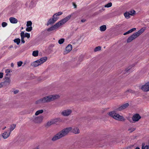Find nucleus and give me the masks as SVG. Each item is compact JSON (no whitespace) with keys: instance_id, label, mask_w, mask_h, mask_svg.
Masks as SVG:
<instances>
[{"instance_id":"1","label":"nucleus","mask_w":149,"mask_h":149,"mask_svg":"<svg viewBox=\"0 0 149 149\" xmlns=\"http://www.w3.org/2000/svg\"><path fill=\"white\" fill-rule=\"evenodd\" d=\"M72 130V127H68L64 128L59 132L52 138V140L55 141L67 135Z\"/></svg>"},{"instance_id":"2","label":"nucleus","mask_w":149,"mask_h":149,"mask_svg":"<svg viewBox=\"0 0 149 149\" xmlns=\"http://www.w3.org/2000/svg\"><path fill=\"white\" fill-rule=\"evenodd\" d=\"M59 97V96L58 95H50L46 96L37 100L36 103L37 104H39L46 102H51L54 100L57 99Z\"/></svg>"},{"instance_id":"3","label":"nucleus","mask_w":149,"mask_h":149,"mask_svg":"<svg viewBox=\"0 0 149 149\" xmlns=\"http://www.w3.org/2000/svg\"><path fill=\"white\" fill-rule=\"evenodd\" d=\"M71 17V15H69L67 16L64 19H62L60 21L57 22L54 25L52 26L49 28L47 29V31H51L56 29L65 23L69 19H70Z\"/></svg>"},{"instance_id":"4","label":"nucleus","mask_w":149,"mask_h":149,"mask_svg":"<svg viewBox=\"0 0 149 149\" xmlns=\"http://www.w3.org/2000/svg\"><path fill=\"white\" fill-rule=\"evenodd\" d=\"M145 28H143L137 32L133 34L128 38L127 40V42H131L132 40L137 38L143 33L145 31Z\"/></svg>"},{"instance_id":"5","label":"nucleus","mask_w":149,"mask_h":149,"mask_svg":"<svg viewBox=\"0 0 149 149\" xmlns=\"http://www.w3.org/2000/svg\"><path fill=\"white\" fill-rule=\"evenodd\" d=\"M109 115L116 120L123 121L125 120L124 118L122 116L116 113L115 111H112L109 112Z\"/></svg>"},{"instance_id":"6","label":"nucleus","mask_w":149,"mask_h":149,"mask_svg":"<svg viewBox=\"0 0 149 149\" xmlns=\"http://www.w3.org/2000/svg\"><path fill=\"white\" fill-rule=\"evenodd\" d=\"M43 118V116H34L33 118V120L35 123H39L42 122Z\"/></svg>"},{"instance_id":"7","label":"nucleus","mask_w":149,"mask_h":149,"mask_svg":"<svg viewBox=\"0 0 149 149\" xmlns=\"http://www.w3.org/2000/svg\"><path fill=\"white\" fill-rule=\"evenodd\" d=\"M72 111L70 109H68L63 111L61 113L64 116H68L72 113Z\"/></svg>"},{"instance_id":"8","label":"nucleus","mask_w":149,"mask_h":149,"mask_svg":"<svg viewBox=\"0 0 149 149\" xmlns=\"http://www.w3.org/2000/svg\"><path fill=\"white\" fill-rule=\"evenodd\" d=\"M141 89L144 91H149V82H147L145 85H143L141 86Z\"/></svg>"},{"instance_id":"9","label":"nucleus","mask_w":149,"mask_h":149,"mask_svg":"<svg viewBox=\"0 0 149 149\" xmlns=\"http://www.w3.org/2000/svg\"><path fill=\"white\" fill-rule=\"evenodd\" d=\"M72 49V46L71 45H68L66 47V49L64 52V54H66L70 52Z\"/></svg>"},{"instance_id":"10","label":"nucleus","mask_w":149,"mask_h":149,"mask_svg":"<svg viewBox=\"0 0 149 149\" xmlns=\"http://www.w3.org/2000/svg\"><path fill=\"white\" fill-rule=\"evenodd\" d=\"M141 118V117L139 114H136L133 116L132 118L134 121L136 122L138 121Z\"/></svg>"},{"instance_id":"11","label":"nucleus","mask_w":149,"mask_h":149,"mask_svg":"<svg viewBox=\"0 0 149 149\" xmlns=\"http://www.w3.org/2000/svg\"><path fill=\"white\" fill-rule=\"evenodd\" d=\"M129 106V104L128 103H126L123 104L121 106L118 107L117 110L118 111H120L123 109H124L126 108Z\"/></svg>"},{"instance_id":"12","label":"nucleus","mask_w":149,"mask_h":149,"mask_svg":"<svg viewBox=\"0 0 149 149\" xmlns=\"http://www.w3.org/2000/svg\"><path fill=\"white\" fill-rule=\"evenodd\" d=\"M10 134V132L5 131L2 134V136L4 139H6L9 136Z\"/></svg>"},{"instance_id":"13","label":"nucleus","mask_w":149,"mask_h":149,"mask_svg":"<svg viewBox=\"0 0 149 149\" xmlns=\"http://www.w3.org/2000/svg\"><path fill=\"white\" fill-rule=\"evenodd\" d=\"M9 20L10 22L12 24H16L18 22L17 19L13 17H10Z\"/></svg>"},{"instance_id":"14","label":"nucleus","mask_w":149,"mask_h":149,"mask_svg":"<svg viewBox=\"0 0 149 149\" xmlns=\"http://www.w3.org/2000/svg\"><path fill=\"white\" fill-rule=\"evenodd\" d=\"M47 60V58L46 57H44L40 58V59L38 60L39 62V63L41 65L43 63L45 62Z\"/></svg>"},{"instance_id":"15","label":"nucleus","mask_w":149,"mask_h":149,"mask_svg":"<svg viewBox=\"0 0 149 149\" xmlns=\"http://www.w3.org/2000/svg\"><path fill=\"white\" fill-rule=\"evenodd\" d=\"M55 18L50 19L48 21L47 25L48 26L50 24H52L56 22V19Z\"/></svg>"},{"instance_id":"16","label":"nucleus","mask_w":149,"mask_h":149,"mask_svg":"<svg viewBox=\"0 0 149 149\" xmlns=\"http://www.w3.org/2000/svg\"><path fill=\"white\" fill-rule=\"evenodd\" d=\"M39 62L38 61V60L36 61H35L31 63V65L32 66H33L34 67H36L39 65H40V64Z\"/></svg>"},{"instance_id":"17","label":"nucleus","mask_w":149,"mask_h":149,"mask_svg":"<svg viewBox=\"0 0 149 149\" xmlns=\"http://www.w3.org/2000/svg\"><path fill=\"white\" fill-rule=\"evenodd\" d=\"M10 82V78L9 77H7L6 78L5 80L3 82V84H5V85H9Z\"/></svg>"},{"instance_id":"18","label":"nucleus","mask_w":149,"mask_h":149,"mask_svg":"<svg viewBox=\"0 0 149 149\" xmlns=\"http://www.w3.org/2000/svg\"><path fill=\"white\" fill-rule=\"evenodd\" d=\"M72 130V132L75 134H79L80 132L79 130L78 129V128L77 127H74V128H72V130Z\"/></svg>"},{"instance_id":"19","label":"nucleus","mask_w":149,"mask_h":149,"mask_svg":"<svg viewBox=\"0 0 149 149\" xmlns=\"http://www.w3.org/2000/svg\"><path fill=\"white\" fill-rule=\"evenodd\" d=\"M36 4V1H32L30 3V4L29 6V7L32 8L35 6Z\"/></svg>"},{"instance_id":"20","label":"nucleus","mask_w":149,"mask_h":149,"mask_svg":"<svg viewBox=\"0 0 149 149\" xmlns=\"http://www.w3.org/2000/svg\"><path fill=\"white\" fill-rule=\"evenodd\" d=\"M54 124L56 123L57 122H61V120L60 118H56L52 119Z\"/></svg>"},{"instance_id":"21","label":"nucleus","mask_w":149,"mask_h":149,"mask_svg":"<svg viewBox=\"0 0 149 149\" xmlns=\"http://www.w3.org/2000/svg\"><path fill=\"white\" fill-rule=\"evenodd\" d=\"M44 112L43 109L39 110L36 111L35 113L36 116H38L40 114Z\"/></svg>"},{"instance_id":"22","label":"nucleus","mask_w":149,"mask_h":149,"mask_svg":"<svg viewBox=\"0 0 149 149\" xmlns=\"http://www.w3.org/2000/svg\"><path fill=\"white\" fill-rule=\"evenodd\" d=\"M100 30L101 31H104L106 29V26L105 25L101 26L100 28Z\"/></svg>"},{"instance_id":"23","label":"nucleus","mask_w":149,"mask_h":149,"mask_svg":"<svg viewBox=\"0 0 149 149\" xmlns=\"http://www.w3.org/2000/svg\"><path fill=\"white\" fill-rule=\"evenodd\" d=\"M38 51H34L33 52L32 55L36 57L38 56Z\"/></svg>"},{"instance_id":"24","label":"nucleus","mask_w":149,"mask_h":149,"mask_svg":"<svg viewBox=\"0 0 149 149\" xmlns=\"http://www.w3.org/2000/svg\"><path fill=\"white\" fill-rule=\"evenodd\" d=\"M135 11L134 10H132L130 11H129L127 12V13L130 15H133L135 13Z\"/></svg>"},{"instance_id":"25","label":"nucleus","mask_w":149,"mask_h":149,"mask_svg":"<svg viewBox=\"0 0 149 149\" xmlns=\"http://www.w3.org/2000/svg\"><path fill=\"white\" fill-rule=\"evenodd\" d=\"M14 41L18 45L20 42V39L19 38H16L14 40Z\"/></svg>"},{"instance_id":"26","label":"nucleus","mask_w":149,"mask_h":149,"mask_svg":"<svg viewBox=\"0 0 149 149\" xmlns=\"http://www.w3.org/2000/svg\"><path fill=\"white\" fill-rule=\"evenodd\" d=\"M54 124L52 120L49 121L47 123V126H49L52 124Z\"/></svg>"},{"instance_id":"27","label":"nucleus","mask_w":149,"mask_h":149,"mask_svg":"<svg viewBox=\"0 0 149 149\" xmlns=\"http://www.w3.org/2000/svg\"><path fill=\"white\" fill-rule=\"evenodd\" d=\"M124 15L126 18L128 19L130 17V15L127 13V12H125L124 13Z\"/></svg>"},{"instance_id":"28","label":"nucleus","mask_w":149,"mask_h":149,"mask_svg":"<svg viewBox=\"0 0 149 149\" xmlns=\"http://www.w3.org/2000/svg\"><path fill=\"white\" fill-rule=\"evenodd\" d=\"M101 47L100 46H98L96 47L94 49V51L95 52H96L97 51H99L101 49Z\"/></svg>"},{"instance_id":"29","label":"nucleus","mask_w":149,"mask_h":149,"mask_svg":"<svg viewBox=\"0 0 149 149\" xmlns=\"http://www.w3.org/2000/svg\"><path fill=\"white\" fill-rule=\"evenodd\" d=\"M136 128L133 127H130L129 128L128 130L130 132H132L134 130H135Z\"/></svg>"},{"instance_id":"30","label":"nucleus","mask_w":149,"mask_h":149,"mask_svg":"<svg viewBox=\"0 0 149 149\" xmlns=\"http://www.w3.org/2000/svg\"><path fill=\"white\" fill-rule=\"evenodd\" d=\"M142 149H149V145H146V146H142Z\"/></svg>"},{"instance_id":"31","label":"nucleus","mask_w":149,"mask_h":149,"mask_svg":"<svg viewBox=\"0 0 149 149\" xmlns=\"http://www.w3.org/2000/svg\"><path fill=\"white\" fill-rule=\"evenodd\" d=\"M134 66L133 65H132L131 66H130L129 67L125 69V71L126 72L128 71L130 72V70H131V69Z\"/></svg>"},{"instance_id":"32","label":"nucleus","mask_w":149,"mask_h":149,"mask_svg":"<svg viewBox=\"0 0 149 149\" xmlns=\"http://www.w3.org/2000/svg\"><path fill=\"white\" fill-rule=\"evenodd\" d=\"M15 127L16 125H15L13 124L11 125L10 128V132L12 131L15 128Z\"/></svg>"},{"instance_id":"33","label":"nucleus","mask_w":149,"mask_h":149,"mask_svg":"<svg viewBox=\"0 0 149 149\" xmlns=\"http://www.w3.org/2000/svg\"><path fill=\"white\" fill-rule=\"evenodd\" d=\"M32 24V22L31 21H28L27 22L26 26L27 27H29V26H31Z\"/></svg>"},{"instance_id":"34","label":"nucleus","mask_w":149,"mask_h":149,"mask_svg":"<svg viewBox=\"0 0 149 149\" xmlns=\"http://www.w3.org/2000/svg\"><path fill=\"white\" fill-rule=\"evenodd\" d=\"M112 5V3L111 2L109 3L104 6L105 7L109 8L111 7Z\"/></svg>"},{"instance_id":"35","label":"nucleus","mask_w":149,"mask_h":149,"mask_svg":"<svg viewBox=\"0 0 149 149\" xmlns=\"http://www.w3.org/2000/svg\"><path fill=\"white\" fill-rule=\"evenodd\" d=\"M64 41V38H61L58 41V42L60 44H61L63 43Z\"/></svg>"},{"instance_id":"36","label":"nucleus","mask_w":149,"mask_h":149,"mask_svg":"<svg viewBox=\"0 0 149 149\" xmlns=\"http://www.w3.org/2000/svg\"><path fill=\"white\" fill-rule=\"evenodd\" d=\"M32 29V28L31 26L27 27L26 29V30L27 31L29 32L31 31Z\"/></svg>"},{"instance_id":"37","label":"nucleus","mask_w":149,"mask_h":149,"mask_svg":"<svg viewBox=\"0 0 149 149\" xmlns=\"http://www.w3.org/2000/svg\"><path fill=\"white\" fill-rule=\"evenodd\" d=\"M136 30V28H133L132 29H131L130 30L127 31V33L129 34L130 33L132 32L133 31H135Z\"/></svg>"},{"instance_id":"38","label":"nucleus","mask_w":149,"mask_h":149,"mask_svg":"<svg viewBox=\"0 0 149 149\" xmlns=\"http://www.w3.org/2000/svg\"><path fill=\"white\" fill-rule=\"evenodd\" d=\"M20 35L21 38H24L25 37V34L23 31H22L20 33Z\"/></svg>"},{"instance_id":"39","label":"nucleus","mask_w":149,"mask_h":149,"mask_svg":"<svg viewBox=\"0 0 149 149\" xmlns=\"http://www.w3.org/2000/svg\"><path fill=\"white\" fill-rule=\"evenodd\" d=\"M7 25V23L5 22H3L2 23V26L3 27H4Z\"/></svg>"},{"instance_id":"40","label":"nucleus","mask_w":149,"mask_h":149,"mask_svg":"<svg viewBox=\"0 0 149 149\" xmlns=\"http://www.w3.org/2000/svg\"><path fill=\"white\" fill-rule=\"evenodd\" d=\"M25 37H27V38H29L30 37V34L29 33H25Z\"/></svg>"},{"instance_id":"41","label":"nucleus","mask_w":149,"mask_h":149,"mask_svg":"<svg viewBox=\"0 0 149 149\" xmlns=\"http://www.w3.org/2000/svg\"><path fill=\"white\" fill-rule=\"evenodd\" d=\"M17 63L18 67H20L22 65L23 63L21 61H19V62H18Z\"/></svg>"},{"instance_id":"42","label":"nucleus","mask_w":149,"mask_h":149,"mask_svg":"<svg viewBox=\"0 0 149 149\" xmlns=\"http://www.w3.org/2000/svg\"><path fill=\"white\" fill-rule=\"evenodd\" d=\"M58 16L56 15V14H54L53 16V18H55V19H56V22L57 20L58 19Z\"/></svg>"},{"instance_id":"43","label":"nucleus","mask_w":149,"mask_h":149,"mask_svg":"<svg viewBox=\"0 0 149 149\" xmlns=\"http://www.w3.org/2000/svg\"><path fill=\"white\" fill-rule=\"evenodd\" d=\"M62 13L61 12H58L56 14H56V15L58 16L59 15H61L62 14Z\"/></svg>"},{"instance_id":"44","label":"nucleus","mask_w":149,"mask_h":149,"mask_svg":"<svg viewBox=\"0 0 149 149\" xmlns=\"http://www.w3.org/2000/svg\"><path fill=\"white\" fill-rule=\"evenodd\" d=\"M132 92V91L131 89H129L126 91L125 92V93H131Z\"/></svg>"},{"instance_id":"45","label":"nucleus","mask_w":149,"mask_h":149,"mask_svg":"<svg viewBox=\"0 0 149 149\" xmlns=\"http://www.w3.org/2000/svg\"><path fill=\"white\" fill-rule=\"evenodd\" d=\"M4 85H5L4 84H3V82L0 84V88H2Z\"/></svg>"},{"instance_id":"46","label":"nucleus","mask_w":149,"mask_h":149,"mask_svg":"<svg viewBox=\"0 0 149 149\" xmlns=\"http://www.w3.org/2000/svg\"><path fill=\"white\" fill-rule=\"evenodd\" d=\"M3 73L2 72H0V78H1L3 77Z\"/></svg>"},{"instance_id":"47","label":"nucleus","mask_w":149,"mask_h":149,"mask_svg":"<svg viewBox=\"0 0 149 149\" xmlns=\"http://www.w3.org/2000/svg\"><path fill=\"white\" fill-rule=\"evenodd\" d=\"M24 38H21V42L23 43H24L25 41L24 40Z\"/></svg>"},{"instance_id":"48","label":"nucleus","mask_w":149,"mask_h":149,"mask_svg":"<svg viewBox=\"0 0 149 149\" xmlns=\"http://www.w3.org/2000/svg\"><path fill=\"white\" fill-rule=\"evenodd\" d=\"M18 92H19L18 90H16L15 91H14V93L15 94H16V93H17Z\"/></svg>"},{"instance_id":"49","label":"nucleus","mask_w":149,"mask_h":149,"mask_svg":"<svg viewBox=\"0 0 149 149\" xmlns=\"http://www.w3.org/2000/svg\"><path fill=\"white\" fill-rule=\"evenodd\" d=\"M129 33H127V32L124 33V34H123V35H126L127 34H128Z\"/></svg>"},{"instance_id":"50","label":"nucleus","mask_w":149,"mask_h":149,"mask_svg":"<svg viewBox=\"0 0 149 149\" xmlns=\"http://www.w3.org/2000/svg\"><path fill=\"white\" fill-rule=\"evenodd\" d=\"M6 72H10V71H9V70H6Z\"/></svg>"},{"instance_id":"51","label":"nucleus","mask_w":149,"mask_h":149,"mask_svg":"<svg viewBox=\"0 0 149 149\" xmlns=\"http://www.w3.org/2000/svg\"><path fill=\"white\" fill-rule=\"evenodd\" d=\"M85 19H82L81 20V22H85Z\"/></svg>"},{"instance_id":"52","label":"nucleus","mask_w":149,"mask_h":149,"mask_svg":"<svg viewBox=\"0 0 149 149\" xmlns=\"http://www.w3.org/2000/svg\"><path fill=\"white\" fill-rule=\"evenodd\" d=\"M135 149H140V148L138 147H136Z\"/></svg>"},{"instance_id":"53","label":"nucleus","mask_w":149,"mask_h":149,"mask_svg":"<svg viewBox=\"0 0 149 149\" xmlns=\"http://www.w3.org/2000/svg\"><path fill=\"white\" fill-rule=\"evenodd\" d=\"M74 8H76V5L74 4Z\"/></svg>"},{"instance_id":"54","label":"nucleus","mask_w":149,"mask_h":149,"mask_svg":"<svg viewBox=\"0 0 149 149\" xmlns=\"http://www.w3.org/2000/svg\"><path fill=\"white\" fill-rule=\"evenodd\" d=\"M11 66H13V63H12V64H11Z\"/></svg>"},{"instance_id":"55","label":"nucleus","mask_w":149,"mask_h":149,"mask_svg":"<svg viewBox=\"0 0 149 149\" xmlns=\"http://www.w3.org/2000/svg\"><path fill=\"white\" fill-rule=\"evenodd\" d=\"M26 5L27 6V5H28V3H26Z\"/></svg>"},{"instance_id":"56","label":"nucleus","mask_w":149,"mask_h":149,"mask_svg":"<svg viewBox=\"0 0 149 149\" xmlns=\"http://www.w3.org/2000/svg\"><path fill=\"white\" fill-rule=\"evenodd\" d=\"M26 63V62H25V63H24V65H25V64Z\"/></svg>"},{"instance_id":"57","label":"nucleus","mask_w":149,"mask_h":149,"mask_svg":"<svg viewBox=\"0 0 149 149\" xmlns=\"http://www.w3.org/2000/svg\"><path fill=\"white\" fill-rule=\"evenodd\" d=\"M6 128V127H4V129L5 128Z\"/></svg>"}]
</instances>
